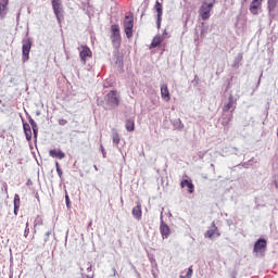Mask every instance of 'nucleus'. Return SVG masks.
Wrapping results in <instances>:
<instances>
[{"label": "nucleus", "mask_w": 278, "mask_h": 278, "mask_svg": "<svg viewBox=\"0 0 278 278\" xmlns=\"http://www.w3.org/2000/svg\"><path fill=\"white\" fill-rule=\"evenodd\" d=\"M29 129H31V126H29L28 123H24V124H23V130H24V131H27V130H29Z\"/></svg>", "instance_id": "473e14b6"}, {"label": "nucleus", "mask_w": 278, "mask_h": 278, "mask_svg": "<svg viewBox=\"0 0 278 278\" xmlns=\"http://www.w3.org/2000/svg\"><path fill=\"white\" fill-rule=\"evenodd\" d=\"M154 9L156 10V27L160 29L162 27V14H163V9H162V3L160 1L155 2Z\"/></svg>", "instance_id": "6e6552de"}, {"label": "nucleus", "mask_w": 278, "mask_h": 278, "mask_svg": "<svg viewBox=\"0 0 278 278\" xmlns=\"http://www.w3.org/2000/svg\"><path fill=\"white\" fill-rule=\"evenodd\" d=\"M101 149H102V153H103V151H104V150H103V146H101Z\"/></svg>", "instance_id": "37998d69"}, {"label": "nucleus", "mask_w": 278, "mask_h": 278, "mask_svg": "<svg viewBox=\"0 0 278 278\" xmlns=\"http://www.w3.org/2000/svg\"><path fill=\"white\" fill-rule=\"evenodd\" d=\"M55 168L58 170V168H60V163L55 162Z\"/></svg>", "instance_id": "58836bf2"}, {"label": "nucleus", "mask_w": 278, "mask_h": 278, "mask_svg": "<svg viewBox=\"0 0 278 278\" xmlns=\"http://www.w3.org/2000/svg\"><path fill=\"white\" fill-rule=\"evenodd\" d=\"M125 128L127 129V131H134V129H136L134 119H127Z\"/></svg>", "instance_id": "b1692460"}, {"label": "nucleus", "mask_w": 278, "mask_h": 278, "mask_svg": "<svg viewBox=\"0 0 278 278\" xmlns=\"http://www.w3.org/2000/svg\"><path fill=\"white\" fill-rule=\"evenodd\" d=\"M56 173H58L60 179H62L63 173H62V169L60 167H58Z\"/></svg>", "instance_id": "c9c22d12"}, {"label": "nucleus", "mask_w": 278, "mask_h": 278, "mask_svg": "<svg viewBox=\"0 0 278 278\" xmlns=\"http://www.w3.org/2000/svg\"><path fill=\"white\" fill-rule=\"evenodd\" d=\"M66 123H68V122L64 118L59 119V125L64 126V125H66Z\"/></svg>", "instance_id": "f704fd0d"}, {"label": "nucleus", "mask_w": 278, "mask_h": 278, "mask_svg": "<svg viewBox=\"0 0 278 278\" xmlns=\"http://www.w3.org/2000/svg\"><path fill=\"white\" fill-rule=\"evenodd\" d=\"M200 27H201L200 36H203V37L207 36V31L210 30V25H207V23L205 22H202Z\"/></svg>", "instance_id": "4be33fe9"}, {"label": "nucleus", "mask_w": 278, "mask_h": 278, "mask_svg": "<svg viewBox=\"0 0 278 278\" xmlns=\"http://www.w3.org/2000/svg\"><path fill=\"white\" fill-rule=\"evenodd\" d=\"M24 236H25V238H27V236H29V223H26V228H25V231H24Z\"/></svg>", "instance_id": "7c9ffc66"}, {"label": "nucleus", "mask_w": 278, "mask_h": 278, "mask_svg": "<svg viewBox=\"0 0 278 278\" xmlns=\"http://www.w3.org/2000/svg\"><path fill=\"white\" fill-rule=\"evenodd\" d=\"M113 277H116V268H113Z\"/></svg>", "instance_id": "4c0bfd02"}, {"label": "nucleus", "mask_w": 278, "mask_h": 278, "mask_svg": "<svg viewBox=\"0 0 278 278\" xmlns=\"http://www.w3.org/2000/svg\"><path fill=\"white\" fill-rule=\"evenodd\" d=\"M118 103H121L118 93L116 91H110L104 97L103 108L104 110H115V108H118Z\"/></svg>", "instance_id": "f257e3e1"}, {"label": "nucleus", "mask_w": 278, "mask_h": 278, "mask_svg": "<svg viewBox=\"0 0 278 278\" xmlns=\"http://www.w3.org/2000/svg\"><path fill=\"white\" fill-rule=\"evenodd\" d=\"M266 249V241L265 239H258L254 243V253H260V251H264Z\"/></svg>", "instance_id": "dca6fc26"}, {"label": "nucleus", "mask_w": 278, "mask_h": 278, "mask_svg": "<svg viewBox=\"0 0 278 278\" xmlns=\"http://www.w3.org/2000/svg\"><path fill=\"white\" fill-rule=\"evenodd\" d=\"M33 129V134H34V138H38V126H35L31 128Z\"/></svg>", "instance_id": "c756f323"}, {"label": "nucleus", "mask_w": 278, "mask_h": 278, "mask_svg": "<svg viewBox=\"0 0 278 278\" xmlns=\"http://www.w3.org/2000/svg\"><path fill=\"white\" fill-rule=\"evenodd\" d=\"M132 216L140 220L142 218V205L140 203H137V205L132 208Z\"/></svg>", "instance_id": "a211bd4d"}, {"label": "nucleus", "mask_w": 278, "mask_h": 278, "mask_svg": "<svg viewBox=\"0 0 278 278\" xmlns=\"http://www.w3.org/2000/svg\"><path fill=\"white\" fill-rule=\"evenodd\" d=\"M235 103H236V99H233V97L230 94L229 98H228V103H226L223 106V112L227 113L229 110H231V114H233V112L236 111Z\"/></svg>", "instance_id": "1a4fd4ad"}, {"label": "nucleus", "mask_w": 278, "mask_h": 278, "mask_svg": "<svg viewBox=\"0 0 278 278\" xmlns=\"http://www.w3.org/2000/svg\"><path fill=\"white\" fill-rule=\"evenodd\" d=\"M90 225H92V222L89 223V227H90Z\"/></svg>", "instance_id": "c03bdc74"}, {"label": "nucleus", "mask_w": 278, "mask_h": 278, "mask_svg": "<svg viewBox=\"0 0 278 278\" xmlns=\"http://www.w3.org/2000/svg\"><path fill=\"white\" fill-rule=\"evenodd\" d=\"M164 40V36H155L151 42L152 49H155V47H160L162 45V41Z\"/></svg>", "instance_id": "412c9836"}, {"label": "nucleus", "mask_w": 278, "mask_h": 278, "mask_svg": "<svg viewBox=\"0 0 278 278\" xmlns=\"http://www.w3.org/2000/svg\"><path fill=\"white\" fill-rule=\"evenodd\" d=\"M9 4L10 0H0V18H5V14H8Z\"/></svg>", "instance_id": "9b49d317"}, {"label": "nucleus", "mask_w": 278, "mask_h": 278, "mask_svg": "<svg viewBox=\"0 0 278 278\" xmlns=\"http://www.w3.org/2000/svg\"><path fill=\"white\" fill-rule=\"evenodd\" d=\"M79 55H80V60H81L83 64H86V58H91L92 51H90V48H88L87 46H84Z\"/></svg>", "instance_id": "9d476101"}, {"label": "nucleus", "mask_w": 278, "mask_h": 278, "mask_svg": "<svg viewBox=\"0 0 278 278\" xmlns=\"http://www.w3.org/2000/svg\"><path fill=\"white\" fill-rule=\"evenodd\" d=\"M111 40L113 45H121V27L116 24L111 26Z\"/></svg>", "instance_id": "423d86ee"}, {"label": "nucleus", "mask_w": 278, "mask_h": 278, "mask_svg": "<svg viewBox=\"0 0 278 278\" xmlns=\"http://www.w3.org/2000/svg\"><path fill=\"white\" fill-rule=\"evenodd\" d=\"M214 3H216V0H213L212 2H203L200 7L199 14L202 18V21H207L210 16H212V10L214 9Z\"/></svg>", "instance_id": "f03ea898"}, {"label": "nucleus", "mask_w": 278, "mask_h": 278, "mask_svg": "<svg viewBox=\"0 0 278 278\" xmlns=\"http://www.w3.org/2000/svg\"><path fill=\"white\" fill-rule=\"evenodd\" d=\"M240 62H242V53H238L235 58L232 68H238V66H240Z\"/></svg>", "instance_id": "5701e85b"}, {"label": "nucleus", "mask_w": 278, "mask_h": 278, "mask_svg": "<svg viewBox=\"0 0 278 278\" xmlns=\"http://www.w3.org/2000/svg\"><path fill=\"white\" fill-rule=\"evenodd\" d=\"M112 140H113V144H118L121 142V136L116 130H113L112 132Z\"/></svg>", "instance_id": "393cba45"}, {"label": "nucleus", "mask_w": 278, "mask_h": 278, "mask_svg": "<svg viewBox=\"0 0 278 278\" xmlns=\"http://www.w3.org/2000/svg\"><path fill=\"white\" fill-rule=\"evenodd\" d=\"M204 238H208L210 240H213L214 238H220V230H218L215 222L211 224V227L204 233Z\"/></svg>", "instance_id": "39448f33"}, {"label": "nucleus", "mask_w": 278, "mask_h": 278, "mask_svg": "<svg viewBox=\"0 0 278 278\" xmlns=\"http://www.w3.org/2000/svg\"><path fill=\"white\" fill-rule=\"evenodd\" d=\"M49 236H51V231L46 232V237L43 239L45 242H49Z\"/></svg>", "instance_id": "72a5a7b5"}, {"label": "nucleus", "mask_w": 278, "mask_h": 278, "mask_svg": "<svg viewBox=\"0 0 278 278\" xmlns=\"http://www.w3.org/2000/svg\"><path fill=\"white\" fill-rule=\"evenodd\" d=\"M180 278H192V267H189L187 274Z\"/></svg>", "instance_id": "c85d7f7f"}, {"label": "nucleus", "mask_w": 278, "mask_h": 278, "mask_svg": "<svg viewBox=\"0 0 278 278\" xmlns=\"http://www.w3.org/2000/svg\"><path fill=\"white\" fill-rule=\"evenodd\" d=\"M37 116H40V112H37Z\"/></svg>", "instance_id": "a19ab883"}, {"label": "nucleus", "mask_w": 278, "mask_h": 278, "mask_svg": "<svg viewBox=\"0 0 278 278\" xmlns=\"http://www.w3.org/2000/svg\"><path fill=\"white\" fill-rule=\"evenodd\" d=\"M161 97L164 101H170V91H168V85L163 84L161 86Z\"/></svg>", "instance_id": "ddd939ff"}, {"label": "nucleus", "mask_w": 278, "mask_h": 278, "mask_svg": "<svg viewBox=\"0 0 278 278\" xmlns=\"http://www.w3.org/2000/svg\"><path fill=\"white\" fill-rule=\"evenodd\" d=\"M50 157H58V160H64L66 154L60 149H53L49 151Z\"/></svg>", "instance_id": "4468645a"}, {"label": "nucleus", "mask_w": 278, "mask_h": 278, "mask_svg": "<svg viewBox=\"0 0 278 278\" xmlns=\"http://www.w3.org/2000/svg\"><path fill=\"white\" fill-rule=\"evenodd\" d=\"M29 124H30V126H31V128H34V127H38V124H36V121H34V118H29Z\"/></svg>", "instance_id": "2f4dec72"}, {"label": "nucleus", "mask_w": 278, "mask_h": 278, "mask_svg": "<svg viewBox=\"0 0 278 278\" xmlns=\"http://www.w3.org/2000/svg\"><path fill=\"white\" fill-rule=\"evenodd\" d=\"M181 188H189V193L192 194V192H194V185L192 184V181L185 179L180 182Z\"/></svg>", "instance_id": "aec40b11"}, {"label": "nucleus", "mask_w": 278, "mask_h": 278, "mask_svg": "<svg viewBox=\"0 0 278 278\" xmlns=\"http://www.w3.org/2000/svg\"><path fill=\"white\" fill-rule=\"evenodd\" d=\"M65 201H66L67 207H70V205H71V200L68 199V195H65Z\"/></svg>", "instance_id": "e433bc0d"}, {"label": "nucleus", "mask_w": 278, "mask_h": 278, "mask_svg": "<svg viewBox=\"0 0 278 278\" xmlns=\"http://www.w3.org/2000/svg\"><path fill=\"white\" fill-rule=\"evenodd\" d=\"M21 208V197L18 193L14 194V214L18 216V210Z\"/></svg>", "instance_id": "6ab92c4d"}, {"label": "nucleus", "mask_w": 278, "mask_h": 278, "mask_svg": "<svg viewBox=\"0 0 278 278\" xmlns=\"http://www.w3.org/2000/svg\"><path fill=\"white\" fill-rule=\"evenodd\" d=\"M31 51V39L23 40L22 46V62H27L29 60V52Z\"/></svg>", "instance_id": "20e7f679"}, {"label": "nucleus", "mask_w": 278, "mask_h": 278, "mask_svg": "<svg viewBox=\"0 0 278 278\" xmlns=\"http://www.w3.org/2000/svg\"><path fill=\"white\" fill-rule=\"evenodd\" d=\"M124 29L127 38H131L134 36V17H130L129 15L125 16Z\"/></svg>", "instance_id": "7ed1b4c3"}, {"label": "nucleus", "mask_w": 278, "mask_h": 278, "mask_svg": "<svg viewBox=\"0 0 278 278\" xmlns=\"http://www.w3.org/2000/svg\"><path fill=\"white\" fill-rule=\"evenodd\" d=\"M53 12L59 23H62V0H52Z\"/></svg>", "instance_id": "0eeeda50"}, {"label": "nucleus", "mask_w": 278, "mask_h": 278, "mask_svg": "<svg viewBox=\"0 0 278 278\" xmlns=\"http://www.w3.org/2000/svg\"><path fill=\"white\" fill-rule=\"evenodd\" d=\"M175 129H181L184 127V124L181 123V119H176L174 122Z\"/></svg>", "instance_id": "bb28decb"}, {"label": "nucleus", "mask_w": 278, "mask_h": 278, "mask_svg": "<svg viewBox=\"0 0 278 278\" xmlns=\"http://www.w3.org/2000/svg\"><path fill=\"white\" fill-rule=\"evenodd\" d=\"M262 1L264 0H253L250 4V12L251 14H257V11L260 10V8L262 7Z\"/></svg>", "instance_id": "f8f14e48"}, {"label": "nucleus", "mask_w": 278, "mask_h": 278, "mask_svg": "<svg viewBox=\"0 0 278 278\" xmlns=\"http://www.w3.org/2000/svg\"><path fill=\"white\" fill-rule=\"evenodd\" d=\"M231 121H233V113H223V116H222L223 127H227Z\"/></svg>", "instance_id": "f3484780"}, {"label": "nucleus", "mask_w": 278, "mask_h": 278, "mask_svg": "<svg viewBox=\"0 0 278 278\" xmlns=\"http://www.w3.org/2000/svg\"><path fill=\"white\" fill-rule=\"evenodd\" d=\"M161 235L163 236V239L168 238L170 236V227L166 225V223L161 222V227H160Z\"/></svg>", "instance_id": "2eb2a0df"}, {"label": "nucleus", "mask_w": 278, "mask_h": 278, "mask_svg": "<svg viewBox=\"0 0 278 278\" xmlns=\"http://www.w3.org/2000/svg\"><path fill=\"white\" fill-rule=\"evenodd\" d=\"M277 1L278 0H268V5H267V8H268V11L269 12H274L275 11V8H277Z\"/></svg>", "instance_id": "a878e982"}, {"label": "nucleus", "mask_w": 278, "mask_h": 278, "mask_svg": "<svg viewBox=\"0 0 278 278\" xmlns=\"http://www.w3.org/2000/svg\"><path fill=\"white\" fill-rule=\"evenodd\" d=\"M211 168H214V164H211Z\"/></svg>", "instance_id": "79ce46f5"}, {"label": "nucleus", "mask_w": 278, "mask_h": 278, "mask_svg": "<svg viewBox=\"0 0 278 278\" xmlns=\"http://www.w3.org/2000/svg\"><path fill=\"white\" fill-rule=\"evenodd\" d=\"M94 170H98L97 165L93 166Z\"/></svg>", "instance_id": "ea45409f"}, {"label": "nucleus", "mask_w": 278, "mask_h": 278, "mask_svg": "<svg viewBox=\"0 0 278 278\" xmlns=\"http://www.w3.org/2000/svg\"><path fill=\"white\" fill-rule=\"evenodd\" d=\"M24 134L26 136V140L29 142V140H31V128L28 130H24Z\"/></svg>", "instance_id": "cd10ccee"}]
</instances>
